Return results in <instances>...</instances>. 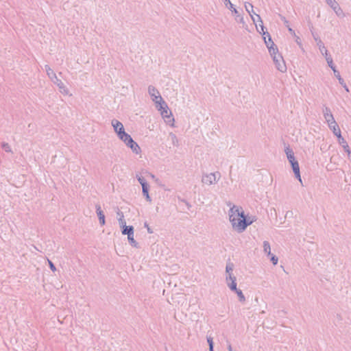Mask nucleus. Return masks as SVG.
Instances as JSON below:
<instances>
[{"label":"nucleus","mask_w":351,"mask_h":351,"mask_svg":"<svg viewBox=\"0 0 351 351\" xmlns=\"http://www.w3.org/2000/svg\"><path fill=\"white\" fill-rule=\"evenodd\" d=\"M322 112L324 119L328 123L330 129L332 130L334 134L337 136V138H341V130L337 122L335 121L330 108L324 106Z\"/></svg>","instance_id":"nucleus-1"},{"label":"nucleus","mask_w":351,"mask_h":351,"mask_svg":"<svg viewBox=\"0 0 351 351\" xmlns=\"http://www.w3.org/2000/svg\"><path fill=\"white\" fill-rule=\"evenodd\" d=\"M229 218L232 228L239 233L243 232L248 226L252 224V221H247V218L241 219L236 217L234 214H229Z\"/></svg>","instance_id":"nucleus-2"},{"label":"nucleus","mask_w":351,"mask_h":351,"mask_svg":"<svg viewBox=\"0 0 351 351\" xmlns=\"http://www.w3.org/2000/svg\"><path fill=\"white\" fill-rule=\"evenodd\" d=\"M45 69L47 76L51 80V81L59 88L60 92L64 95H68L69 90L66 88L61 80L58 78L56 74L50 68V66L47 64L45 66Z\"/></svg>","instance_id":"nucleus-3"},{"label":"nucleus","mask_w":351,"mask_h":351,"mask_svg":"<svg viewBox=\"0 0 351 351\" xmlns=\"http://www.w3.org/2000/svg\"><path fill=\"white\" fill-rule=\"evenodd\" d=\"M156 108L160 111V114L165 121L167 124L173 126L174 123V118L173 117L172 113L169 109L166 102L162 101V103H160L159 105L156 106Z\"/></svg>","instance_id":"nucleus-4"},{"label":"nucleus","mask_w":351,"mask_h":351,"mask_svg":"<svg viewBox=\"0 0 351 351\" xmlns=\"http://www.w3.org/2000/svg\"><path fill=\"white\" fill-rule=\"evenodd\" d=\"M268 36V40H266V37H263V39L265 40V43L268 48L269 52L271 55V56L273 58L274 62L276 59L280 60V58H283L281 54L278 53V49L276 47L274 43L271 40V37L269 34V33H267Z\"/></svg>","instance_id":"nucleus-5"},{"label":"nucleus","mask_w":351,"mask_h":351,"mask_svg":"<svg viewBox=\"0 0 351 351\" xmlns=\"http://www.w3.org/2000/svg\"><path fill=\"white\" fill-rule=\"evenodd\" d=\"M121 140L125 144V145L130 147L133 153L138 154L141 152V147L139 145L132 139L129 134H124L123 138Z\"/></svg>","instance_id":"nucleus-6"},{"label":"nucleus","mask_w":351,"mask_h":351,"mask_svg":"<svg viewBox=\"0 0 351 351\" xmlns=\"http://www.w3.org/2000/svg\"><path fill=\"white\" fill-rule=\"evenodd\" d=\"M221 178V173L219 171L215 173H205L203 175L202 182L204 184L211 185L217 183Z\"/></svg>","instance_id":"nucleus-7"},{"label":"nucleus","mask_w":351,"mask_h":351,"mask_svg":"<svg viewBox=\"0 0 351 351\" xmlns=\"http://www.w3.org/2000/svg\"><path fill=\"white\" fill-rule=\"evenodd\" d=\"M112 126L114 128V132L117 133L118 137L121 139L123 138L124 134L127 133L125 132V129L122 123L117 119H112L111 121Z\"/></svg>","instance_id":"nucleus-8"},{"label":"nucleus","mask_w":351,"mask_h":351,"mask_svg":"<svg viewBox=\"0 0 351 351\" xmlns=\"http://www.w3.org/2000/svg\"><path fill=\"white\" fill-rule=\"evenodd\" d=\"M148 93L152 97L153 101L155 102L156 105H159L160 103L165 101L160 95L158 90L153 86L150 85L148 87Z\"/></svg>","instance_id":"nucleus-9"},{"label":"nucleus","mask_w":351,"mask_h":351,"mask_svg":"<svg viewBox=\"0 0 351 351\" xmlns=\"http://www.w3.org/2000/svg\"><path fill=\"white\" fill-rule=\"evenodd\" d=\"M328 5L334 10L338 16H344V13L336 0H329Z\"/></svg>","instance_id":"nucleus-10"},{"label":"nucleus","mask_w":351,"mask_h":351,"mask_svg":"<svg viewBox=\"0 0 351 351\" xmlns=\"http://www.w3.org/2000/svg\"><path fill=\"white\" fill-rule=\"evenodd\" d=\"M226 7L228 8L232 11V12L235 15V20L237 22L242 24L245 23L243 16L239 14L238 10L236 8H234L233 4L230 1V3H228V6Z\"/></svg>","instance_id":"nucleus-11"},{"label":"nucleus","mask_w":351,"mask_h":351,"mask_svg":"<svg viewBox=\"0 0 351 351\" xmlns=\"http://www.w3.org/2000/svg\"><path fill=\"white\" fill-rule=\"evenodd\" d=\"M229 214H234V215H235L236 217L241 218V219H243V218H246V216L245 215L244 212L242 210V208H239L236 206H233L230 209Z\"/></svg>","instance_id":"nucleus-12"},{"label":"nucleus","mask_w":351,"mask_h":351,"mask_svg":"<svg viewBox=\"0 0 351 351\" xmlns=\"http://www.w3.org/2000/svg\"><path fill=\"white\" fill-rule=\"evenodd\" d=\"M274 62L276 65V69L282 73H285L287 71V66L283 58H280V60L276 59Z\"/></svg>","instance_id":"nucleus-13"},{"label":"nucleus","mask_w":351,"mask_h":351,"mask_svg":"<svg viewBox=\"0 0 351 351\" xmlns=\"http://www.w3.org/2000/svg\"><path fill=\"white\" fill-rule=\"evenodd\" d=\"M312 34H313V38L315 39V42L317 43V45L318 46L320 52L322 53V54H324V53H326L328 51V50L326 49L322 40L319 38V36L316 34H314L313 32Z\"/></svg>","instance_id":"nucleus-14"},{"label":"nucleus","mask_w":351,"mask_h":351,"mask_svg":"<svg viewBox=\"0 0 351 351\" xmlns=\"http://www.w3.org/2000/svg\"><path fill=\"white\" fill-rule=\"evenodd\" d=\"M95 208H96V213H97V217L99 218V223L101 224V226L105 225V223H106L105 215H104L103 210L101 208L100 205L96 204Z\"/></svg>","instance_id":"nucleus-15"},{"label":"nucleus","mask_w":351,"mask_h":351,"mask_svg":"<svg viewBox=\"0 0 351 351\" xmlns=\"http://www.w3.org/2000/svg\"><path fill=\"white\" fill-rule=\"evenodd\" d=\"M291 165L295 178L302 183V179L300 172V166L298 160H295L293 162L291 163Z\"/></svg>","instance_id":"nucleus-16"},{"label":"nucleus","mask_w":351,"mask_h":351,"mask_svg":"<svg viewBox=\"0 0 351 351\" xmlns=\"http://www.w3.org/2000/svg\"><path fill=\"white\" fill-rule=\"evenodd\" d=\"M256 17L257 19V21L261 23V24L259 25H260V28L259 29H258V26L256 25V27L257 31L260 34H262L263 35H264L265 36L264 37H266V38L267 37L268 38V36H267V33L268 32L264 31L265 27L263 25V23L262 19H261V17L258 14H256Z\"/></svg>","instance_id":"nucleus-17"},{"label":"nucleus","mask_w":351,"mask_h":351,"mask_svg":"<svg viewBox=\"0 0 351 351\" xmlns=\"http://www.w3.org/2000/svg\"><path fill=\"white\" fill-rule=\"evenodd\" d=\"M256 17L257 19V21L261 23V24L259 25H260V28L259 29H258V26L256 25V27L257 31L260 34H262L263 35H264L265 36L264 37H266V38L267 37L268 38V36H267V33L268 32L264 31L265 27L263 25V23L262 19H261V17L258 14H256Z\"/></svg>","instance_id":"nucleus-18"},{"label":"nucleus","mask_w":351,"mask_h":351,"mask_svg":"<svg viewBox=\"0 0 351 351\" xmlns=\"http://www.w3.org/2000/svg\"><path fill=\"white\" fill-rule=\"evenodd\" d=\"M285 152L286 153L287 159L289 162L291 163L293 162L294 161L297 160L295 158L294 153L293 150L288 146L286 147L285 149Z\"/></svg>","instance_id":"nucleus-19"},{"label":"nucleus","mask_w":351,"mask_h":351,"mask_svg":"<svg viewBox=\"0 0 351 351\" xmlns=\"http://www.w3.org/2000/svg\"><path fill=\"white\" fill-rule=\"evenodd\" d=\"M253 5L250 3H248V2H246L245 3V8L246 10V11L249 13V14L250 15L253 22L255 23H256V19L254 17L253 14H256L254 12V10H253Z\"/></svg>","instance_id":"nucleus-20"},{"label":"nucleus","mask_w":351,"mask_h":351,"mask_svg":"<svg viewBox=\"0 0 351 351\" xmlns=\"http://www.w3.org/2000/svg\"><path fill=\"white\" fill-rule=\"evenodd\" d=\"M339 141V143L342 145V147L344 149V151L348 154V156L350 155L351 152L350 149V147L347 143V142L345 141V139L341 136V138H338Z\"/></svg>","instance_id":"nucleus-21"},{"label":"nucleus","mask_w":351,"mask_h":351,"mask_svg":"<svg viewBox=\"0 0 351 351\" xmlns=\"http://www.w3.org/2000/svg\"><path fill=\"white\" fill-rule=\"evenodd\" d=\"M322 55L325 56L326 60L328 66L330 67V69L332 70L336 69V67L333 63L332 58L330 54H328V51L326 53H324V54H322Z\"/></svg>","instance_id":"nucleus-22"},{"label":"nucleus","mask_w":351,"mask_h":351,"mask_svg":"<svg viewBox=\"0 0 351 351\" xmlns=\"http://www.w3.org/2000/svg\"><path fill=\"white\" fill-rule=\"evenodd\" d=\"M142 192H143V195L145 197L146 200L151 202L152 199L149 195V184H144L142 186Z\"/></svg>","instance_id":"nucleus-23"},{"label":"nucleus","mask_w":351,"mask_h":351,"mask_svg":"<svg viewBox=\"0 0 351 351\" xmlns=\"http://www.w3.org/2000/svg\"><path fill=\"white\" fill-rule=\"evenodd\" d=\"M121 233L124 235H129L134 233V227L132 226H125L121 228Z\"/></svg>","instance_id":"nucleus-24"},{"label":"nucleus","mask_w":351,"mask_h":351,"mask_svg":"<svg viewBox=\"0 0 351 351\" xmlns=\"http://www.w3.org/2000/svg\"><path fill=\"white\" fill-rule=\"evenodd\" d=\"M128 240L129 243L134 247L140 248L138 243L136 241L134 238V233L128 235Z\"/></svg>","instance_id":"nucleus-25"},{"label":"nucleus","mask_w":351,"mask_h":351,"mask_svg":"<svg viewBox=\"0 0 351 351\" xmlns=\"http://www.w3.org/2000/svg\"><path fill=\"white\" fill-rule=\"evenodd\" d=\"M263 251L268 256L273 254L271 252L270 244L267 241H263Z\"/></svg>","instance_id":"nucleus-26"},{"label":"nucleus","mask_w":351,"mask_h":351,"mask_svg":"<svg viewBox=\"0 0 351 351\" xmlns=\"http://www.w3.org/2000/svg\"><path fill=\"white\" fill-rule=\"evenodd\" d=\"M332 71H333V72H334V74H335V77L337 78V80H338V81H339V84H340L341 85V84H344L345 81H344V80L341 77L339 72L336 69H333Z\"/></svg>","instance_id":"nucleus-27"},{"label":"nucleus","mask_w":351,"mask_h":351,"mask_svg":"<svg viewBox=\"0 0 351 351\" xmlns=\"http://www.w3.org/2000/svg\"><path fill=\"white\" fill-rule=\"evenodd\" d=\"M229 289L232 291H236L238 289L237 287V282L232 280V282H226Z\"/></svg>","instance_id":"nucleus-28"},{"label":"nucleus","mask_w":351,"mask_h":351,"mask_svg":"<svg viewBox=\"0 0 351 351\" xmlns=\"http://www.w3.org/2000/svg\"><path fill=\"white\" fill-rule=\"evenodd\" d=\"M234 292L237 293V296L239 297V300L240 302H244L245 301V295H243V293L241 289H237Z\"/></svg>","instance_id":"nucleus-29"},{"label":"nucleus","mask_w":351,"mask_h":351,"mask_svg":"<svg viewBox=\"0 0 351 351\" xmlns=\"http://www.w3.org/2000/svg\"><path fill=\"white\" fill-rule=\"evenodd\" d=\"M169 136L171 139L173 145L175 146H178V139L176 135L175 134L171 132L169 134Z\"/></svg>","instance_id":"nucleus-30"},{"label":"nucleus","mask_w":351,"mask_h":351,"mask_svg":"<svg viewBox=\"0 0 351 351\" xmlns=\"http://www.w3.org/2000/svg\"><path fill=\"white\" fill-rule=\"evenodd\" d=\"M1 147L4 149V151L5 152H8V153L12 152V149L8 143L3 142L1 143Z\"/></svg>","instance_id":"nucleus-31"},{"label":"nucleus","mask_w":351,"mask_h":351,"mask_svg":"<svg viewBox=\"0 0 351 351\" xmlns=\"http://www.w3.org/2000/svg\"><path fill=\"white\" fill-rule=\"evenodd\" d=\"M233 267L234 265L231 263H229L226 265V272L227 273L228 275H229V274H232V271H233Z\"/></svg>","instance_id":"nucleus-32"},{"label":"nucleus","mask_w":351,"mask_h":351,"mask_svg":"<svg viewBox=\"0 0 351 351\" xmlns=\"http://www.w3.org/2000/svg\"><path fill=\"white\" fill-rule=\"evenodd\" d=\"M233 280L234 282H236L237 278L234 276L232 275V274H229V275L226 276V282H232Z\"/></svg>","instance_id":"nucleus-33"},{"label":"nucleus","mask_w":351,"mask_h":351,"mask_svg":"<svg viewBox=\"0 0 351 351\" xmlns=\"http://www.w3.org/2000/svg\"><path fill=\"white\" fill-rule=\"evenodd\" d=\"M137 180L139 182V183L141 184V186H143L144 184H147V181L142 176H137Z\"/></svg>","instance_id":"nucleus-34"},{"label":"nucleus","mask_w":351,"mask_h":351,"mask_svg":"<svg viewBox=\"0 0 351 351\" xmlns=\"http://www.w3.org/2000/svg\"><path fill=\"white\" fill-rule=\"evenodd\" d=\"M269 256H270V260H271V263H273V265H277L278 261V257L276 256L274 254H272Z\"/></svg>","instance_id":"nucleus-35"},{"label":"nucleus","mask_w":351,"mask_h":351,"mask_svg":"<svg viewBox=\"0 0 351 351\" xmlns=\"http://www.w3.org/2000/svg\"><path fill=\"white\" fill-rule=\"evenodd\" d=\"M206 340H207L209 347H214L213 339L212 337L207 336Z\"/></svg>","instance_id":"nucleus-36"},{"label":"nucleus","mask_w":351,"mask_h":351,"mask_svg":"<svg viewBox=\"0 0 351 351\" xmlns=\"http://www.w3.org/2000/svg\"><path fill=\"white\" fill-rule=\"evenodd\" d=\"M119 223L121 228H123L126 225V222L124 218H118Z\"/></svg>","instance_id":"nucleus-37"},{"label":"nucleus","mask_w":351,"mask_h":351,"mask_svg":"<svg viewBox=\"0 0 351 351\" xmlns=\"http://www.w3.org/2000/svg\"><path fill=\"white\" fill-rule=\"evenodd\" d=\"M280 17L281 19V20L283 21L284 24L285 25V26L287 27H289V21L286 19V18L282 15H280Z\"/></svg>","instance_id":"nucleus-38"},{"label":"nucleus","mask_w":351,"mask_h":351,"mask_svg":"<svg viewBox=\"0 0 351 351\" xmlns=\"http://www.w3.org/2000/svg\"><path fill=\"white\" fill-rule=\"evenodd\" d=\"M48 263H49V267L50 269L53 271H55L56 270V267H55L54 264L48 259Z\"/></svg>","instance_id":"nucleus-39"},{"label":"nucleus","mask_w":351,"mask_h":351,"mask_svg":"<svg viewBox=\"0 0 351 351\" xmlns=\"http://www.w3.org/2000/svg\"><path fill=\"white\" fill-rule=\"evenodd\" d=\"M144 227L147 228V230L148 233H149V234L153 233V231L150 228V227L149 226V224L147 223V222H145L144 223Z\"/></svg>","instance_id":"nucleus-40"},{"label":"nucleus","mask_w":351,"mask_h":351,"mask_svg":"<svg viewBox=\"0 0 351 351\" xmlns=\"http://www.w3.org/2000/svg\"><path fill=\"white\" fill-rule=\"evenodd\" d=\"M117 215L118 218H124L123 212H121L119 209H117Z\"/></svg>","instance_id":"nucleus-41"},{"label":"nucleus","mask_w":351,"mask_h":351,"mask_svg":"<svg viewBox=\"0 0 351 351\" xmlns=\"http://www.w3.org/2000/svg\"><path fill=\"white\" fill-rule=\"evenodd\" d=\"M181 201H182V202H184V203L186 205V206H187V208H188L189 209H190V208L191 207V204H190L189 202H187V201H186V200H185V199H181Z\"/></svg>","instance_id":"nucleus-42"},{"label":"nucleus","mask_w":351,"mask_h":351,"mask_svg":"<svg viewBox=\"0 0 351 351\" xmlns=\"http://www.w3.org/2000/svg\"><path fill=\"white\" fill-rule=\"evenodd\" d=\"M295 42L296 43L300 46V47H302V43H301V41H300V39L298 36H295Z\"/></svg>","instance_id":"nucleus-43"},{"label":"nucleus","mask_w":351,"mask_h":351,"mask_svg":"<svg viewBox=\"0 0 351 351\" xmlns=\"http://www.w3.org/2000/svg\"><path fill=\"white\" fill-rule=\"evenodd\" d=\"M288 28V31L294 36H296V34L295 33V31L291 28L290 27V26Z\"/></svg>","instance_id":"nucleus-44"},{"label":"nucleus","mask_w":351,"mask_h":351,"mask_svg":"<svg viewBox=\"0 0 351 351\" xmlns=\"http://www.w3.org/2000/svg\"><path fill=\"white\" fill-rule=\"evenodd\" d=\"M341 86L344 88L346 92H349V88L348 86L346 85V82H344V84H341Z\"/></svg>","instance_id":"nucleus-45"},{"label":"nucleus","mask_w":351,"mask_h":351,"mask_svg":"<svg viewBox=\"0 0 351 351\" xmlns=\"http://www.w3.org/2000/svg\"><path fill=\"white\" fill-rule=\"evenodd\" d=\"M247 221H252V223L255 221V219L254 217L252 218L251 217H249L248 219H247Z\"/></svg>","instance_id":"nucleus-46"},{"label":"nucleus","mask_w":351,"mask_h":351,"mask_svg":"<svg viewBox=\"0 0 351 351\" xmlns=\"http://www.w3.org/2000/svg\"><path fill=\"white\" fill-rule=\"evenodd\" d=\"M226 6H228V3H230V0H223Z\"/></svg>","instance_id":"nucleus-47"},{"label":"nucleus","mask_w":351,"mask_h":351,"mask_svg":"<svg viewBox=\"0 0 351 351\" xmlns=\"http://www.w3.org/2000/svg\"><path fill=\"white\" fill-rule=\"evenodd\" d=\"M214 347H209V351H214Z\"/></svg>","instance_id":"nucleus-48"},{"label":"nucleus","mask_w":351,"mask_h":351,"mask_svg":"<svg viewBox=\"0 0 351 351\" xmlns=\"http://www.w3.org/2000/svg\"><path fill=\"white\" fill-rule=\"evenodd\" d=\"M329 2V0H326V3H328Z\"/></svg>","instance_id":"nucleus-49"}]
</instances>
